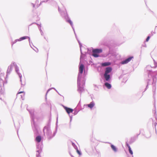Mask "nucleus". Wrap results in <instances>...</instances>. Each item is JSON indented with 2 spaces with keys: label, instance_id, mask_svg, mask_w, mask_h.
<instances>
[{
  "label": "nucleus",
  "instance_id": "obj_24",
  "mask_svg": "<svg viewBox=\"0 0 157 157\" xmlns=\"http://www.w3.org/2000/svg\"><path fill=\"white\" fill-rule=\"evenodd\" d=\"M24 95H25V94H23V96L24 97ZM21 98L22 100H23V97H22V95H21Z\"/></svg>",
  "mask_w": 157,
  "mask_h": 157
},
{
  "label": "nucleus",
  "instance_id": "obj_13",
  "mask_svg": "<svg viewBox=\"0 0 157 157\" xmlns=\"http://www.w3.org/2000/svg\"><path fill=\"white\" fill-rule=\"evenodd\" d=\"M94 103L93 102H91L90 104L87 105V106L91 109H92L94 106Z\"/></svg>",
  "mask_w": 157,
  "mask_h": 157
},
{
  "label": "nucleus",
  "instance_id": "obj_2",
  "mask_svg": "<svg viewBox=\"0 0 157 157\" xmlns=\"http://www.w3.org/2000/svg\"><path fill=\"white\" fill-rule=\"evenodd\" d=\"M31 117L32 119V126L33 130L34 133L36 135H37L38 131L37 128V126L34 122L35 117L34 115V111L33 110L29 111Z\"/></svg>",
  "mask_w": 157,
  "mask_h": 157
},
{
  "label": "nucleus",
  "instance_id": "obj_21",
  "mask_svg": "<svg viewBox=\"0 0 157 157\" xmlns=\"http://www.w3.org/2000/svg\"><path fill=\"white\" fill-rule=\"evenodd\" d=\"M67 21L70 24V25H72V22L70 20H68Z\"/></svg>",
  "mask_w": 157,
  "mask_h": 157
},
{
  "label": "nucleus",
  "instance_id": "obj_9",
  "mask_svg": "<svg viewBox=\"0 0 157 157\" xmlns=\"http://www.w3.org/2000/svg\"><path fill=\"white\" fill-rule=\"evenodd\" d=\"M14 66L13 63H12L10 66L8 67L7 70V73H10L12 70V69L13 66Z\"/></svg>",
  "mask_w": 157,
  "mask_h": 157
},
{
  "label": "nucleus",
  "instance_id": "obj_27",
  "mask_svg": "<svg viewBox=\"0 0 157 157\" xmlns=\"http://www.w3.org/2000/svg\"><path fill=\"white\" fill-rule=\"evenodd\" d=\"M32 5H33V7H34V6H35L33 4V3H32Z\"/></svg>",
  "mask_w": 157,
  "mask_h": 157
},
{
  "label": "nucleus",
  "instance_id": "obj_8",
  "mask_svg": "<svg viewBox=\"0 0 157 157\" xmlns=\"http://www.w3.org/2000/svg\"><path fill=\"white\" fill-rule=\"evenodd\" d=\"M79 71L81 74H82L83 72V70L84 69V67L83 64H80L79 67Z\"/></svg>",
  "mask_w": 157,
  "mask_h": 157
},
{
  "label": "nucleus",
  "instance_id": "obj_12",
  "mask_svg": "<svg viewBox=\"0 0 157 157\" xmlns=\"http://www.w3.org/2000/svg\"><path fill=\"white\" fill-rule=\"evenodd\" d=\"M104 76L105 79L107 81H108L110 78V75L108 74H104Z\"/></svg>",
  "mask_w": 157,
  "mask_h": 157
},
{
  "label": "nucleus",
  "instance_id": "obj_17",
  "mask_svg": "<svg viewBox=\"0 0 157 157\" xmlns=\"http://www.w3.org/2000/svg\"><path fill=\"white\" fill-rule=\"evenodd\" d=\"M111 147L112 149L115 152L117 151V150L116 147L113 145H111Z\"/></svg>",
  "mask_w": 157,
  "mask_h": 157
},
{
  "label": "nucleus",
  "instance_id": "obj_29",
  "mask_svg": "<svg viewBox=\"0 0 157 157\" xmlns=\"http://www.w3.org/2000/svg\"><path fill=\"white\" fill-rule=\"evenodd\" d=\"M34 50L35 51V50L34 49ZM35 50H36V49H35Z\"/></svg>",
  "mask_w": 157,
  "mask_h": 157
},
{
  "label": "nucleus",
  "instance_id": "obj_15",
  "mask_svg": "<svg viewBox=\"0 0 157 157\" xmlns=\"http://www.w3.org/2000/svg\"><path fill=\"white\" fill-rule=\"evenodd\" d=\"M105 85L108 89H110L111 87V86L110 84H109L108 82H105Z\"/></svg>",
  "mask_w": 157,
  "mask_h": 157
},
{
  "label": "nucleus",
  "instance_id": "obj_4",
  "mask_svg": "<svg viewBox=\"0 0 157 157\" xmlns=\"http://www.w3.org/2000/svg\"><path fill=\"white\" fill-rule=\"evenodd\" d=\"M13 64L14 65V67H15V71L17 72V73L18 75L20 78V81L21 82V78L22 76H21V74L19 73V68L17 66L16 63H13Z\"/></svg>",
  "mask_w": 157,
  "mask_h": 157
},
{
  "label": "nucleus",
  "instance_id": "obj_19",
  "mask_svg": "<svg viewBox=\"0 0 157 157\" xmlns=\"http://www.w3.org/2000/svg\"><path fill=\"white\" fill-rule=\"evenodd\" d=\"M76 151L78 154L79 155H81V153L78 149H77Z\"/></svg>",
  "mask_w": 157,
  "mask_h": 157
},
{
  "label": "nucleus",
  "instance_id": "obj_3",
  "mask_svg": "<svg viewBox=\"0 0 157 157\" xmlns=\"http://www.w3.org/2000/svg\"><path fill=\"white\" fill-rule=\"evenodd\" d=\"M102 52V50L101 49H94L92 50V56L95 57H98L99 56L98 54Z\"/></svg>",
  "mask_w": 157,
  "mask_h": 157
},
{
  "label": "nucleus",
  "instance_id": "obj_6",
  "mask_svg": "<svg viewBox=\"0 0 157 157\" xmlns=\"http://www.w3.org/2000/svg\"><path fill=\"white\" fill-rule=\"evenodd\" d=\"M44 135L48 136L49 135V126L47 125L45 126L44 129Z\"/></svg>",
  "mask_w": 157,
  "mask_h": 157
},
{
  "label": "nucleus",
  "instance_id": "obj_18",
  "mask_svg": "<svg viewBox=\"0 0 157 157\" xmlns=\"http://www.w3.org/2000/svg\"><path fill=\"white\" fill-rule=\"evenodd\" d=\"M38 25V28L39 29V30L40 32V33H41V34L42 35V33H43V32L42 31L41 29V28H40V27H41V26L40 25Z\"/></svg>",
  "mask_w": 157,
  "mask_h": 157
},
{
  "label": "nucleus",
  "instance_id": "obj_22",
  "mask_svg": "<svg viewBox=\"0 0 157 157\" xmlns=\"http://www.w3.org/2000/svg\"><path fill=\"white\" fill-rule=\"evenodd\" d=\"M150 36H148L147 37V38L146 39V42H147L149 40V39H150Z\"/></svg>",
  "mask_w": 157,
  "mask_h": 157
},
{
  "label": "nucleus",
  "instance_id": "obj_7",
  "mask_svg": "<svg viewBox=\"0 0 157 157\" xmlns=\"http://www.w3.org/2000/svg\"><path fill=\"white\" fill-rule=\"evenodd\" d=\"M133 56L130 57L127 59H126L122 61L121 62V64H126L128 63L129 62H130L132 59L133 58Z\"/></svg>",
  "mask_w": 157,
  "mask_h": 157
},
{
  "label": "nucleus",
  "instance_id": "obj_26",
  "mask_svg": "<svg viewBox=\"0 0 157 157\" xmlns=\"http://www.w3.org/2000/svg\"><path fill=\"white\" fill-rule=\"evenodd\" d=\"M48 91H49V89H48L47 91V92L46 93V95H47V93H48Z\"/></svg>",
  "mask_w": 157,
  "mask_h": 157
},
{
  "label": "nucleus",
  "instance_id": "obj_28",
  "mask_svg": "<svg viewBox=\"0 0 157 157\" xmlns=\"http://www.w3.org/2000/svg\"><path fill=\"white\" fill-rule=\"evenodd\" d=\"M59 11L60 10V7H59Z\"/></svg>",
  "mask_w": 157,
  "mask_h": 157
},
{
  "label": "nucleus",
  "instance_id": "obj_20",
  "mask_svg": "<svg viewBox=\"0 0 157 157\" xmlns=\"http://www.w3.org/2000/svg\"><path fill=\"white\" fill-rule=\"evenodd\" d=\"M1 85L0 84V94H1L2 93V91L1 87Z\"/></svg>",
  "mask_w": 157,
  "mask_h": 157
},
{
  "label": "nucleus",
  "instance_id": "obj_1",
  "mask_svg": "<svg viewBox=\"0 0 157 157\" xmlns=\"http://www.w3.org/2000/svg\"><path fill=\"white\" fill-rule=\"evenodd\" d=\"M35 142L36 143V146L37 150L36 151V157H39L40 154L41 152L43 147L42 141L41 137L40 136H38L35 138Z\"/></svg>",
  "mask_w": 157,
  "mask_h": 157
},
{
  "label": "nucleus",
  "instance_id": "obj_10",
  "mask_svg": "<svg viewBox=\"0 0 157 157\" xmlns=\"http://www.w3.org/2000/svg\"><path fill=\"white\" fill-rule=\"evenodd\" d=\"M64 109L67 111V113L69 114L71 113H72L73 111V109H72L67 108V107H64Z\"/></svg>",
  "mask_w": 157,
  "mask_h": 157
},
{
  "label": "nucleus",
  "instance_id": "obj_23",
  "mask_svg": "<svg viewBox=\"0 0 157 157\" xmlns=\"http://www.w3.org/2000/svg\"><path fill=\"white\" fill-rule=\"evenodd\" d=\"M23 93V92H22V91H21V92H19L18 94H17V95L18 96V94H21V93Z\"/></svg>",
  "mask_w": 157,
  "mask_h": 157
},
{
  "label": "nucleus",
  "instance_id": "obj_16",
  "mask_svg": "<svg viewBox=\"0 0 157 157\" xmlns=\"http://www.w3.org/2000/svg\"><path fill=\"white\" fill-rule=\"evenodd\" d=\"M110 64V63L109 62H105L102 63L101 64V66L103 67H105L108 66H109Z\"/></svg>",
  "mask_w": 157,
  "mask_h": 157
},
{
  "label": "nucleus",
  "instance_id": "obj_11",
  "mask_svg": "<svg viewBox=\"0 0 157 157\" xmlns=\"http://www.w3.org/2000/svg\"><path fill=\"white\" fill-rule=\"evenodd\" d=\"M112 70V69L110 67H108L106 68L105 71V74H108Z\"/></svg>",
  "mask_w": 157,
  "mask_h": 157
},
{
  "label": "nucleus",
  "instance_id": "obj_25",
  "mask_svg": "<svg viewBox=\"0 0 157 157\" xmlns=\"http://www.w3.org/2000/svg\"><path fill=\"white\" fill-rule=\"evenodd\" d=\"M35 51L36 52H38V50L37 49H36V50H35Z\"/></svg>",
  "mask_w": 157,
  "mask_h": 157
},
{
  "label": "nucleus",
  "instance_id": "obj_14",
  "mask_svg": "<svg viewBox=\"0 0 157 157\" xmlns=\"http://www.w3.org/2000/svg\"><path fill=\"white\" fill-rule=\"evenodd\" d=\"M126 145L128 147V150L129 153L131 155H132L133 154V152L131 150V149L130 146L129 145V144L128 143H126Z\"/></svg>",
  "mask_w": 157,
  "mask_h": 157
},
{
  "label": "nucleus",
  "instance_id": "obj_5",
  "mask_svg": "<svg viewBox=\"0 0 157 157\" xmlns=\"http://www.w3.org/2000/svg\"><path fill=\"white\" fill-rule=\"evenodd\" d=\"M28 38L29 39V43L30 44V38L29 37L27 36H24L22 37H21L20 38H19L18 39H17L13 43H16L17 41H21L22 40H25L26 39Z\"/></svg>",
  "mask_w": 157,
  "mask_h": 157
}]
</instances>
